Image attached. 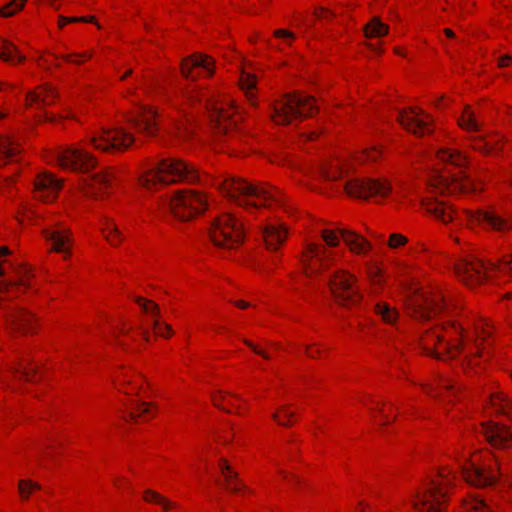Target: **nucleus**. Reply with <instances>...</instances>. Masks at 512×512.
Listing matches in <instances>:
<instances>
[{"mask_svg":"<svg viewBox=\"0 0 512 512\" xmlns=\"http://www.w3.org/2000/svg\"><path fill=\"white\" fill-rule=\"evenodd\" d=\"M422 205L427 213L445 224L450 222L462 224L464 221L469 224L478 223L499 233H506L512 228L511 218L502 209L492 208L476 212L465 210L459 213L451 204L434 198L424 199Z\"/></svg>","mask_w":512,"mask_h":512,"instance_id":"nucleus-1","label":"nucleus"},{"mask_svg":"<svg viewBox=\"0 0 512 512\" xmlns=\"http://www.w3.org/2000/svg\"><path fill=\"white\" fill-rule=\"evenodd\" d=\"M179 96L190 105L203 104L209 113L211 124L220 133H226L230 126L237 123L238 118H242L240 109L233 101L227 100L219 104L213 100V95H208L198 85L187 86L180 91Z\"/></svg>","mask_w":512,"mask_h":512,"instance_id":"nucleus-2","label":"nucleus"},{"mask_svg":"<svg viewBox=\"0 0 512 512\" xmlns=\"http://www.w3.org/2000/svg\"><path fill=\"white\" fill-rule=\"evenodd\" d=\"M218 187L240 206L258 208L266 205L268 201L282 204L281 194L277 189L254 185L240 178H225L218 183Z\"/></svg>","mask_w":512,"mask_h":512,"instance_id":"nucleus-3","label":"nucleus"},{"mask_svg":"<svg viewBox=\"0 0 512 512\" xmlns=\"http://www.w3.org/2000/svg\"><path fill=\"white\" fill-rule=\"evenodd\" d=\"M199 179V172L194 166L180 159L167 158L155 162L147 168L140 176V183L145 188L151 189L158 184L175 182L195 183Z\"/></svg>","mask_w":512,"mask_h":512,"instance_id":"nucleus-4","label":"nucleus"},{"mask_svg":"<svg viewBox=\"0 0 512 512\" xmlns=\"http://www.w3.org/2000/svg\"><path fill=\"white\" fill-rule=\"evenodd\" d=\"M463 328L454 322H447L433 331H426L421 336V345L427 355L443 359L447 354L450 358L464 350Z\"/></svg>","mask_w":512,"mask_h":512,"instance_id":"nucleus-5","label":"nucleus"},{"mask_svg":"<svg viewBox=\"0 0 512 512\" xmlns=\"http://www.w3.org/2000/svg\"><path fill=\"white\" fill-rule=\"evenodd\" d=\"M451 479L441 472L438 478L431 479L423 488L413 493V506L419 512H443L448 497Z\"/></svg>","mask_w":512,"mask_h":512,"instance_id":"nucleus-6","label":"nucleus"},{"mask_svg":"<svg viewBox=\"0 0 512 512\" xmlns=\"http://www.w3.org/2000/svg\"><path fill=\"white\" fill-rule=\"evenodd\" d=\"M162 205L176 218L188 221L206 210L208 200L198 191L180 190L166 197Z\"/></svg>","mask_w":512,"mask_h":512,"instance_id":"nucleus-7","label":"nucleus"},{"mask_svg":"<svg viewBox=\"0 0 512 512\" xmlns=\"http://www.w3.org/2000/svg\"><path fill=\"white\" fill-rule=\"evenodd\" d=\"M210 238L221 248L233 249L244 239L242 225L230 214H222L216 218L210 227Z\"/></svg>","mask_w":512,"mask_h":512,"instance_id":"nucleus-8","label":"nucleus"},{"mask_svg":"<svg viewBox=\"0 0 512 512\" xmlns=\"http://www.w3.org/2000/svg\"><path fill=\"white\" fill-rule=\"evenodd\" d=\"M316 110L312 97L294 93L274 107L272 119L277 124H288L292 119L312 116Z\"/></svg>","mask_w":512,"mask_h":512,"instance_id":"nucleus-9","label":"nucleus"},{"mask_svg":"<svg viewBox=\"0 0 512 512\" xmlns=\"http://www.w3.org/2000/svg\"><path fill=\"white\" fill-rule=\"evenodd\" d=\"M328 282L331 292L339 304L351 306L360 302L361 294L353 275L339 270L329 277Z\"/></svg>","mask_w":512,"mask_h":512,"instance_id":"nucleus-10","label":"nucleus"},{"mask_svg":"<svg viewBox=\"0 0 512 512\" xmlns=\"http://www.w3.org/2000/svg\"><path fill=\"white\" fill-rule=\"evenodd\" d=\"M496 267L485 264L474 255L460 259L455 265V273L466 285L475 286L488 279Z\"/></svg>","mask_w":512,"mask_h":512,"instance_id":"nucleus-11","label":"nucleus"},{"mask_svg":"<svg viewBox=\"0 0 512 512\" xmlns=\"http://www.w3.org/2000/svg\"><path fill=\"white\" fill-rule=\"evenodd\" d=\"M89 141L98 150L116 152L128 148L134 142V137L122 128H103L97 134L91 135Z\"/></svg>","mask_w":512,"mask_h":512,"instance_id":"nucleus-12","label":"nucleus"},{"mask_svg":"<svg viewBox=\"0 0 512 512\" xmlns=\"http://www.w3.org/2000/svg\"><path fill=\"white\" fill-rule=\"evenodd\" d=\"M409 309L416 319L426 320L446 310V304L441 292H422L410 300Z\"/></svg>","mask_w":512,"mask_h":512,"instance_id":"nucleus-13","label":"nucleus"},{"mask_svg":"<svg viewBox=\"0 0 512 512\" xmlns=\"http://www.w3.org/2000/svg\"><path fill=\"white\" fill-rule=\"evenodd\" d=\"M430 185L433 192L440 194H455L480 189L478 184L462 170L458 174H449V176L437 174L431 179Z\"/></svg>","mask_w":512,"mask_h":512,"instance_id":"nucleus-14","label":"nucleus"},{"mask_svg":"<svg viewBox=\"0 0 512 512\" xmlns=\"http://www.w3.org/2000/svg\"><path fill=\"white\" fill-rule=\"evenodd\" d=\"M50 161L64 169L77 171H88L96 165L93 156L78 148H60L50 155Z\"/></svg>","mask_w":512,"mask_h":512,"instance_id":"nucleus-15","label":"nucleus"},{"mask_svg":"<svg viewBox=\"0 0 512 512\" xmlns=\"http://www.w3.org/2000/svg\"><path fill=\"white\" fill-rule=\"evenodd\" d=\"M344 188L348 195L368 199L372 196H387L391 187L386 181L373 179H352L345 183Z\"/></svg>","mask_w":512,"mask_h":512,"instance_id":"nucleus-16","label":"nucleus"},{"mask_svg":"<svg viewBox=\"0 0 512 512\" xmlns=\"http://www.w3.org/2000/svg\"><path fill=\"white\" fill-rule=\"evenodd\" d=\"M398 121L407 131L417 136L431 132L429 116L418 107L400 111Z\"/></svg>","mask_w":512,"mask_h":512,"instance_id":"nucleus-17","label":"nucleus"},{"mask_svg":"<svg viewBox=\"0 0 512 512\" xmlns=\"http://www.w3.org/2000/svg\"><path fill=\"white\" fill-rule=\"evenodd\" d=\"M333 255L323 246L309 244L302 257L306 274H316L324 271L332 262Z\"/></svg>","mask_w":512,"mask_h":512,"instance_id":"nucleus-18","label":"nucleus"},{"mask_svg":"<svg viewBox=\"0 0 512 512\" xmlns=\"http://www.w3.org/2000/svg\"><path fill=\"white\" fill-rule=\"evenodd\" d=\"M482 434L494 448L507 449L512 446V433L505 427L493 422L483 423Z\"/></svg>","mask_w":512,"mask_h":512,"instance_id":"nucleus-19","label":"nucleus"},{"mask_svg":"<svg viewBox=\"0 0 512 512\" xmlns=\"http://www.w3.org/2000/svg\"><path fill=\"white\" fill-rule=\"evenodd\" d=\"M462 474L466 482L475 487L490 486L497 480V475L491 466L489 471H486L482 467L477 466L474 461L463 466Z\"/></svg>","mask_w":512,"mask_h":512,"instance_id":"nucleus-20","label":"nucleus"},{"mask_svg":"<svg viewBox=\"0 0 512 512\" xmlns=\"http://www.w3.org/2000/svg\"><path fill=\"white\" fill-rule=\"evenodd\" d=\"M35 196L45 202L53 201L61 188V181L49 173H41L35 183Z\"/></svg>","mask_w":512,"mask_h":512,"instance_id":"nucleus-21","label":"nucleus"},{"mask_svg":"<svg viewBox=\"0 0 512 512\" xmlns=\"http://www.w3.org/2000/svg\"><path fill=\"white\" fill-rule=\"evenodd\" d=\"M114 182L115 177L109 170L95 173L88 180L86 194L95 198H101L110 192Z\"/></svg>","mask_w":512,"mask_h":512,"instance_id":"nucleus-22","label":"nucleus"},{"mask_svg":"<svg viewBox=\"0 0 512 512\" xmlns=\"http://www.w3.org/2000/svg\"><path fill=\"white\" fill-rule=\"evenodd\" d=\"M213 61L207 55L194 54L185 58L181 63V74L188 80L195 81L197 76L193 74L194 68H202L211 76L213 74Z\"/></svg>","mask_w":512,"mask_h":512,"instance_id":"nucleus-23","label":"nucleus"},{"mask_svg":"<svg viewBox=\"0 0 512 512\" xmlns=\"http://www.w3.org/2000/svg\"><path fill=\"white\" fill-rule=\"evenodd\" d=\"M47 241L51 242L52 250L68 255L70 253L71 237L69 230L63 226L44 230Z\"/></svg>","mask_w":512,"mask_h":512,"instance_id":"nucleus-24","label":"nucleus"},{"mask_svg":"<svg viewBox=\"0 0 512 512\" xmlns=\"http://www.w3.org/2000/svg\"><path fill=\"white\" fill-rule=\"evenodd\" d=\"M6 318L10 327L18 332L31 333L34 331V318L24 309H13L6 315Z\"/></svg>","mask_w":512,"mask_h":512,"instance_id":"nucleus-25","label":"nucleus"},{"mask_svg":"<svg viewBox=\"0 0 512 512\" xmlns=\"http://www.w3.org/2000/svg\"><path fill=\"white\" fill-rule=\"evenodd\" d=\"M136 302L142 307L143 311L147 314H151L154 318L153 327L154 332L158 336L169 337L172 333V328L166 323L160 322L158 319L160 315L159 306L152 301L145 300L141 297L136 298Z\"/></svg>","mask_w":512,"mask_h":512,"instance_id":"nucleus-26","label":"nucleus"},{"mask_svg":"<svg viewBox=\"0 0 512 512\" xmlns=\"http://www.w3.org/2000/svg\"><path fill=\"white\" fill-rule=\"evenodd\" d=\"M266 247L270 251H276L287 238V230L282 225L268 224L262 230Z\"/></svg>","mask_w":512,"mask_h":512,"instance_id":"nucleus-27","label":"nucleus"},{"mask_svg":"<svg viewBox=\"0 0 512 512\" xmlns=\"http://www.w3.org/2000/svg\"><path fill=\"white\" fill-rule=\"evenodd\" d=\"M155 118L156 111L150 107H142L132 122L140 132L146 135H154L157 131Z\"/></svg>","mask_w":512,"mask_h":512,"instance_id":"nucleus-28","label":"nucleus"},{"mask_svg":"<svg viewBox=\"0 0 512 512\" xmlns=\"http://www.w3.org/2000/svg\"><path fill=\"white\" fill-rule=\"evenodd\" d=\"M57 94L49 85L40 86L37 90L27 94L26 100L30 106L44 107L50 105L56 99Z\"/></svg>","mask_w":512,"mask_h":512,"instance_id":"nucleus-29","label":"nucleus"},{"mask_svg":"<svg viewBox=\"0 0 512 512\" xmlns=\"http://www.w3.org/2000/svg\"><path fill=\"white\" fill-rule=\"evenodd\" d=\"M339 234L349 249L357 254L367 253L371 244L361 235L348 229H339Z\"/></svg>","mask_w":512,"mask_h":512,"instance_id":"nucleus-30","label":"nucleus"},{"mask_svg":"<svg viewBox=\"0 0 512 512\" xmlns=\"http://www.w3.org/2000/svg\"><path fill=\"white\" fill-rule=\"evenodd\" d=\"M219 467L225 477V487L232 492H238L242 488V484L237 478V473L225 459L220 460Z\"/></svg>","mask_w":512,"mask_h":512,"instance_id":"nucleus-31","label":"nucleus"},{"mask_svg":"<svg viewBox=\"0 0 512 512\" xmlns=\"http://www.w3.org/2000/svg\"><path fill=\"white\" fill-rule=\"evenodd\" d=\"M0 58L12 64L15 63V60L23 62L25 59L23 55L19 54L17 47L5 39H0Z\"/></svg>","mask_w":512,"mask_h":512,"instance_id":"nucleus-32","label":"nucleus"},{"mask_svg":"<svg viewBox=\"0 0 512 512\" xmlns=\"http://www.w3.org/2000/svg\"><path fill=\"white\" fill-rule=\"evenodd\" d=\"M458 122L460 127L467 131L477 132L481 130L482 124L478 121L476 113L469 106L465 107Z\"/></svg>","mask_w":512,"mask_h":512,"instance_id":"nucleus-33","label":"nucleus"},{"mask_svg":"<svg viewBox=\"0 0 512 512\" xmlns=\"http://www.w3.org/2000/svg\"><path fill=\"white\" fill-rule=\"evenodd\" d=\"M438 158L442 162L449 163L460 169L464 168L468 162L467 157L462 153L450 149H443L438 152Z\"/></svg>","mask_w":512,"mask_h":512,"instance_id":"nucleus-34","label":"nucleus"},{"mask_svg":"<svg viewBox=\"0 0 512 512\" xmlns=\"http://www.w3.org/2000/svg\"><path fill=\"white\" fill-rule=\"evenodd\" d=\"M500 141L499 137H493L490 140H486L483 137H474L472 138V145L475 150L490 154L501 149Z\"/></svg>","mask_w":512,"mask_h":512,"instance_id":"nucleus-35","label":"nucleus"},{"mask_svg":"<svg viewBox=\"0 0 512 512\" xmlns=\"http://www.w3.org/2000/svg\"><path fill=\"white\" fill-rule=\"evenodd\" d=\"M130 411L128 417L132 421H136L138 418L153 415L151 408L152 404L143 401H132L130 404H126Z\"/></svg>","mask_w":512,"mask_h":512,"instance_id":"nucleus-36","label":"nucleus"},{"mask_svg":"<svg viewBox=\"0 0 512 512\" xmlns=\"http://www.w3.org/2000/svg\"><path fill=\"white\" fill-rule=\"evenodd\" d=\"M14 373L21 379L34 382L36 380L37 368L31 364L30 359L24 358L18 363Z\"/></svg>","mask_w":512,"mask_h":512,"instance_id":"nucleus-37","label":"nucleus"},{"mask_svg":"<svg viewBox=\"0 0 512 512\" xmlns=\"http://www.w3.org/2000/svg\"><path fill=\"white\" fill-rule=\"evenodd\" d=\"M490 404L495 412L508 416L512 415V401L503 394L492 395L490 397Z\"/></svg>","mask_w":512,"mask_h":512,"instance_id":"nucleus-38","label":"nucleus"},{"mask_svg":"<svg viewBox=\"0 0 512 512\" xmlns=\"http://www.w3.org/2000/svg\"><path fill=\"white\" fill-rule=\"evenodd\" d=\"M19 152L17 145L10 137L0 136V164L12 159Z\"/></svg>","mask_w":512,"mask_h":512,"instance_id":"nucleus-39","label":"nucleus"},{"mask_svg":"<svg viewBox=\"0 0 512 512\" xmlns=\"http://www.w3.org/2000/svg\"><path fill=\"white\" fill-rule=\"evenodd\" d=\"M388 31V25L381 22V20L377 17L372 18L371 21L365 26V35L368 38L382 37L386 35Z\"/></svg>","mask_w":512,"mask_h":512,"instance_id":"nucleus-40","label":"nucleus"},{"mask_svg":"<svg viewBox=\"0 0 512 512\" xmlns=\"http://www.w3.org/2000/svg\"><path fill=\"white\" fill-rule=\"evenodd\" d=\"M375 312L387 324H394L398 319V312L384 302H379L375 305Z\"/></svg>","mask_w":512,"mask_h":512,"instance_id":"nucleus-41","label":"nucleus"},{"mask_svg":"<svg viewBox=\"0 0 512 512\" xmlns=\"http://www.w3.org/2000/svg\"><path fill=\"white\" fill-rule=\"evenodd\" d=\"M240 85L241 88L244 90L247 99L249 100L250 104L255 106V95L253 93V89L256 86V79L254 75L250 73H244L240 79Z\"/></svg>","mask_w":512,"mask_h":512,"instance_id":"nucleus-42","label":"nucleus"},{"mask_svg":"<svg viewBox=\"0 0 512 512\" xmlns=\"http://www.w3.org/2000/svg\"><path fill=\"white\" fill-rule=\"evenodd\" d=\"M143 498L147 502L157 503L164 507L165 510L170 509L174 507V504L170 501H168L166 498H164L162 495L157 493L154 490L147 489L144 492Z\"/></svg>","mask_w":512,"mask_h":512,"instance_id":"nucleus-43","label":"nucleus"},{"mask_svg":"<svg viewBox=\"0 0 512 512\" xmlns=\"http://www.w3.org/2000/svg\"><path fill=\"white\" fill-rule=\"evenodd\" d=\"M293 416L294 412H292L286 405L282 406L278 411L272 414L273 420L282 426H290L292 424L290 419Z\"/></svg>","mask_w":512,"mask_h":512,"instance_id":"nucleus-44","label":"nucleus"},{"mask_svg":"<svg viewBox=\"0 0 512 512\" xmlns=\"http://www.w3.org/2000/svg\"><path fill=\"white\" fill-rule=\"evenodd\" d=\"M106 239L112 244L117 245L123 240V235L113 222H108L106 228L103 229Z\"/></svg>","mask_w":512,"mask_h":512,"instance_id":"nucleus-45","label":"nucleus"},{"mask_svg":"<svg viewBox=\"0 0 512 512\" xmlns=\"http://www.w3.org/2000/svg\"><path fill=\"white\" fill-rule=\"evenodd\" d=\"M464 508L466 512H491L483 499L478 497H472L467 500L464 504Z\"/></svg>","mask_w":512,"mask_h":512,"instance_id":"nucleus-46","label":"nucleus"},{"mask_svg":"<svg viewBox=\"0 0 512 512\" xmlns=\"http://www.w3.org/2000/svg\"><path fill=\"white\" fill-rule=\"evenodd\" d=\"M27 0H13L0 9V16L9 17L21 10Z\"/></svg>","mask_w":512,"mask_h":512,"instance_id":"nucleus-47","label":"nucleus"},{"mask_svg":"<svg viewBox=\"0 0 512 512\" xmlns=\"http://www.w3.org/2000/svg\"><path fill=\"white\" fill-rule=\"evenodd\" d=\"M18 486L20 495L24 499H27L29 497L32 490L41 488V486L38 483L33 482L31 480H21L19 481Z\"/></svg>","mask_w":512,"mask_h":512,"instance_id":"nucleus-48","label":"nucleus"},{"mask_svg":"<svg viewBox=\"0 0 512 512\" xmlns=\"http://www.w3.org/2000/svg\"><path fill=\"white\" fill-rule=\"evenodd\" d=\"M25 281L21 276L17 281L16 280H0V292H8L10 293L15 288L20 286H25Z\"/></svg>","mask_w":512,"mask_h":512,"instance_id":"nucleus-49","label":"nucleus"},{"mask_svg":"<svg viewBox=\"0 0 512 512\" xmlns=\"http://www.w3.org/2000/svg\"><path fill=\"white\" fill-rule=\"evenodd\" d=\"M322 237L328 246L336 247L339 244L338 234L333 230H323Z\"/></svg>","mask_w":512,"mask_h":512,"instance_id":"nucleus-50","label":"nucleus"},{"mask_svg":"<svg viewBox=\"0 0 512 512\" xmlns=\"http://www.w3.org/2000/svg\"><path fill=\"white\" fill-rule=\"evenodd\" d=\"M380 155H381V151L378 148L373 147V148H370L368 150L361 152V154L359 156V160L360 161H363V160L374 161V160L378 159L380 157Z\"/></svg>","mask_w":512,"mask_h":512,"instance_id":"nucleus-51","label":"nucleus"},{"mask_svg":"<svg viewBox=\"0 0 512 512\" xmlns=\"http://www.w3.org/2000/svg\"><path fill=\"white\" fill-rule=\"evenodd\" d=\"M322 174L328 180H337L338 178L341 177L342 171L338 167L330 169L324 168L322 170Z\"/></svg>","mask_w":512,"mask_h":512,"instance_id":"nucleus-52","label":"nucleus"},{"mask_svg":"<svg viewBox=\"0 0 512 512\" xmlns=\"http://www.w3.org/2000/svg\"><path fill=\"white\" fill-rule=\"evenodd\" d=\"M407 242V238L401 234H392L389 239V246L391 248H397L404 245Z\"/></svg>","mask_w":512,"mask_h":512,"instance_id":"nucleus-53","label":"nucleus"},{"mask_svg":"<svg viewBox=\"0 0 512 512\" xmlns=\"http://www.w3.org/2000/svg\"><path fill=\"white\" fill-rule=\"evenodd\" d=\"M368 276L373 284L380 282V270L377 267H369Z\"/></svg>","mask_w":512,"mask_h":512,"instance_id":"nucleus-54","label":"nucleus"},{"mask_svg":"<svg viewBox=\"0 0 512 512\" xmlns=\"http://www.w3.org/2000/svg\"><path fill=\"white\" fill-rule=\"evenodd\" d=\"M243 342L250 347L256 354L261 355L265 359H269V356L261 349H259L257 346H255L252 342L249 340L244 339Z\"/></svg>","mask_w":512,"mask_h":512,"instance_id":"nucleus-55","label":"nucleus"},{"mask_svg":"<svg viewBox=\"0 0 512 512\" xmlns=\"http://www.w3.org/2000/svg\"><path fill=\"white\" fill-rule=\"evenodd\" d=\"M274 35L276 37H283L289 40H293L295 38V35L287 30L284 29H278L274 31Z\"/></svg>","mask_w":512,"mask_h":512,"instance_id":"nucleus-56","label":"nucleus"},{"mask_svg":"<svg viewBox=\"0 0 512 512\" xmlns=\"http://www.w3.org/2000/svg\"><path fill=\"white\" fill-rule=\"evenodd\" d=\"M485 325H486V327H484V324H483L481 326V328L479 326H477L475 328L478 337L485 338V337H488L490 335V330L488 329V325L487 324H485Z\"/></svg>","mask_w":512,"mask_h":512,"instance_id":"nucleus-57","label":"nucleus"},{"mask_svg":"<svg viewBox=\"0 0 512 512\" xmlns=\"http://www.w3.org/2000/svg\"><path fill=\"white\" fill-rule=\"evenodd\" d=\"M72 21L95 23L98 26V28H101V26L95 22V18L92 16L76 17V18L72 19Z\"/></svg>","mask_w":512,"mask_h":512,"instance_id":"nucleus-58","label":"nucleus"},{"mask_svg":"<svg viewBox=\"0 0 512 512\" xmlns=\"http://www.w3.org/2000/svg\"><path fill=\"white\" fill-rule=\"evenodd\" d=\"M510 63H512V56H510V55H504L499 58V66L500 67L508 66Z\"/></svg>","mask_w":512,"mask_h":512,"instance_id":"nucleus-59","label":"nucleus"},{"mask_svg":"<svg viewBox=\"0 0 512 512\" xmlns=\"http://www.w3.org/2000/svg\"><path fill=\"white\" fill-rule=\"evenodd\" d=\"M75 17H65V16H59V27H63L64 25L68 23H77V21H72Z\"/></svg>","mask_w":512,"mask_h":512,"instance_id":"nucleus-60","label":"nucleus"},{"mask_svg":"<svg viewBox=\"0 0 512 512\" xmlns=\"http://www.w3.org/2000/svg\"><path fill=\"white\" fill-rule=\"evenodd\" d=\"M500 269L502 271L509 270L510 272H512V256L501 264Z\"/></svg>","mask_w":512,"mask_h":512,"instance_id":"nucleus-61","label":"nucleus"},{"mask_svg":"<svg viewBox=\"0 0 512 512\" xmlns=\"http://www.w3.org/2000/svg\"><path fill=\"white\" fill-rule=\"evenodd\" d=\"M175 129L177 133L182 134L188 132V128L186 127L185 123L179 122L175 124Z\"/></svg>","mask_w":512,"mask_h":512,"instance_id":"nucleus-62","label":"nucleus"},{"mask_svg":"<svg viewBox=\"0 0 512 512\" xmlns=\"http://www.w3.org/2000/svg\"><path fill=\"white\" fill-rule=\"evenodd\" d=\"M330 14H331V13H330L328 10H325V9H323V8L318 9V10H316V12H315L316 17H317V18H320V19H321V18H325V17H327V16H328V15H330Z\"/></svg>","mask_w":512,"mask_h":512,"instance_id":"nucleus-63","label":"nucleus"},{"mask_svg":"<svg viewBox=\"0 0 512 512\" xmlns=\"http://www.w3.org/2000/svg\"><path fill=\"white\" fill-rule=\"evenodd\" d=\"M319 353V350L314 349L313 347H306V354L310 358H315L317 354Z\"/></svg>","mask_w":512,"mask_h":512,"instance_id":"nucleus-64","label":"nucleus"}]
</instances>
